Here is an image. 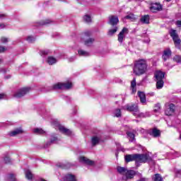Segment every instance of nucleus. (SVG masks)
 Listing matches in <instances>:
<instances>
[{"label": "nucleus", "instance_id": "1", "mask_svg": "<svg viewBox=\"0 0 181 181\" xmlns=\"http://www.w3.org/2000/svg\"><path fill=\"white\" fill-rule=\"evenodd\" d=\"M124 160L127 163L134 160L137 168L141 166V163H146V162L150 165H155V160L148 154H127L124 156Z\"/></svg>", "mask_w": 181, "mask_h": 181}, {"label": "nucleus", "instance_id": "2", "mask_svg": "<svg viewBox=\"0 0 181 181\" xmlns=\"http://www.w3.org/2000/svg\"><path fill=\"white\" fill-rule=\"evenodd\" d=\"M148 69V64H146V60L139 59L135 62L134 67V73L136 76H142L146 73Z\"/></svg>", "mask_w": 181, "mask_h": 181}, {"label": "nucleus", "instance_id": "3", "mask_svg": "<svg viewBox=\"0 0 181 181\" xmlns=\"http://www.w3.org/2000/svg\"><path fill=\"white\" fill-rule=\"evenodd\" d=\"M93 35V33L91 31H86L83 33V44L87 47H93L94 42H95V38L90 37Z\"/></svg>", "mask_w": 181, "mask_h": 181}, {"label": "nucleus", "instance_id": "4", "mask_svg": "<svg viewBox=\"0 0 181 181\" xmlns=\"http://www.w3.org/2000/svg\"><path fill=\"white\" fill-rule=\"evenodd\" d=\"M170 35L173 38L175 47H177V49H180L181 40L180 38H179V35H177L176 30L171 29L170 30Z\"/></svg>", "mask_w": 181, "mask_h": 181}, {"label": "nucleus", "instance_id": "5", "mask_svg": "<svg viewBox=\"0 0 181 181\" xmlns=\"http://www.w3.org/2000/svg\"><path fill=\"white\" fill-rule=\"evenodd\" d=\"M73 87L71 82L58 83L53 86L54 90H70Z\"/></svg>", "mask_w": 181, "mask_h": 181}, {"label": "nucleus", "instance_id": "6", "mask_svg": "<svg viewBox=\"0 0 181 181\" xmlns=\"http://www.w3.org/2000/svg\"><path fill=\"white\" fill-rule=\"evenodd\" d=\"M29 91H30V88H23L17 90L14 93L13 97L15 98H22V97H24V95H26V94H28Z\"/></svg>", "mask_w": 181, "mask_h": 181}, {"label": "nucleus", "instance_id": "7", "mask_svg": "<svg viewBox=\"0 0 181 181\" xmlns=\"http://www.w3.org/2000/svg\"><path fill=\"white\" fill-rule=\"evenodd\" d=\"M54 125L58 128L59 131L62 132V134H64V135H71V131L64 127V126L61 125L59 122H55Z\"/></svg>", "mask_w": 181, "mask_h": 181}, {"label": "nucleus", "instance_id": "8", "mask_svg": "<svg viewBox=\"0 0 181 181\" xmlns=\"http://www.w3.org/2000/svg\"><path fill=\"white\" fill-rule=\"evenodd\" d=\"M125 35H128V28H123L117 35V40L119 43H122L125 39Z\"/></svg>", "mask_w": 181, "mask_h": 181}, {"label": "nucleus", "instance_id": "9", "mask_svg": "<svg viewBox=\"0 0 181 181\" xmlns=\"http://www.w3.org/2000/svg\"><path fill=\"white\" fill-rule=\"evenodd\" d=\"M119 23V19L117 16H109L108 24L111 26H117Z\"/></svg>", "mask_w": 181, "mask_h": 181}, {"label": "nucleus", "instance_id": "10", "mask_svg": "<svg viewBox=\"0 0 181 181\" xmlns=\"http://www.w3.org/2000/svg\"><path fill=\"white\" fill-rule=\"evenodd\" d=\"M163 9V6L160 4L159 3H154L152 4L151 7H150V10L153 13H156V12H159L160 11H162Z\"/></svg>", "mask_w": 181, "mask_h": 181}, {"label": "nucleus", "instance_id": "11", "mask_svg": "<svg viewBox=\"0 0 181 181\" xmlns=\"http://www.w3.org/2000/svg\"><path fill=\"white\" fill-rule=\"evenodd\" d=\"M175 112V105L171 103L169 105L168 107L166 108L165 111V115L170 116Z\"/></svg>", "mask_w": 181, "mask_h": 181}, {"label": "nucleus", "instance_id": "12", "mask_svg": "<svg viewBox=\"0 0 181 181\" xmlns=\"http://www.w3.org/2000/svg\"><path fill=\"white\" fill-rule=\"evenodd\" d=\"M126 110L127 111H132L133 112V114H136V112H138V105H125Z\"/></svg>", "mask_w": 181, "mask_h": 181}, {"label": "nucleus", "instance_id": "13", "mask_svg": "<svg viewBox=\"0 0 181 181\" xmlns=\"http://www.w3.org/2000/svg\"><path fill=\"white\" fill-rule=\"evenodd\" d=\"M149 134L151 136H153L154 138H158L160 136V131L156 128L150 129Z\"/></svg>", "mask_w": 181, "mask_h": 181}, {"label": "nucleus", "instance_id": "14", "mask_svg": "<svg viewBox=\"0 0 181 181\" xmlns=\"http://www.w3.org/2000/svg\"><path fill=\"white\" fill-rule=\"evenodd\" d=\"M79 162H81L82 163H86V165H88L89 166H93V165H94V161H93L86 157H80Z\"/></svg>", "mask_w": 181, "mask_h": 181}, {"label": "nucleus", "instance_id": "15", "mask_svg": "<svg viewBox=\"0 0 181 181\" xmlns=\"http://www.w3.org/2000/svg\"><path fill=\"white\" fill-rule=\"evenodd\" d=\"M170 56H172V51L170 50V49L168 48L164 50L162 57H163L164 62H166V60H168V59H169V57H170Z\"/></svg>", "mask_w": 181, "mask_h": 181}, {"label": "nucleus", "instance_id": "16", "mask_svg": "<svg viewBox=\"0 0 181 181\" xmlns=\"http://www.w3.org/2000/svg\"><path fill=\"white\" fill-rule=\"evenodd\" d=\"M64 181H77V177H76V175L71 173H68L64 177Z\"/></svg>", "mask_w": 181, "mask_h": 181}, {"label": "nucleus", "instance_id": "17", "mask_svg": "<svg viewBox=\"0 0 181 181\" xmlns=\"http://www.w3.org/2000/svg\"><path fill=\"white\" fill-rule=\"evenodd\" d=\"M155 77L156 81H163L165 78V73L158 71L155 73Z\"/></svg>", "mask_w": 181, "mask_h": 181}, {"label": "nucleus", "instance_id": "18", "mask_svg": "<svg viewBox=\"0 0 181 181\" xmlns=\"http://www.w3.org/2000/svg\"><path fill=\"white\" fill-rule=\"evenodd\" d=\"M133 115H134V117H139V118H146L151 116L148 112H139V109L138 110V112L133 113Z\"/></svg>", "mask_w": 181, "mask_h": 181}, {"label": "nucleus", "instance_id": "19", "mask_svg": "<svg viewBox=\"0 0 181 181\" xmlns=\"http://www.w3.org/2000/svg\"><path fill=\"white\" fill-rule=\"evenodd\" d=\"M19 134H23V130L21 128L16 129L15 130L10 132L8 135H10V136H16V135H19Z\"/></svg>", "mask_w": 181, "mask_h": 181}, {"label": "nucleus", "instance_id": "20", "mask_svg": "<svg viewBox=\"0 0 181 181\" xmlns=\"http://www.w3.org/2000/svg\"><path fill=\"white\" fill-rule=\"evenodd\" d=\"M136 173L134 170H127L126 171V179H134V176H135Z\"/></svg>", "mask_w": 181, "mask_h": 181}, {"label": "nucleus", "instance_id": "21", "mask_svg": "<svg viewBox=\"0 0 181 181\" xmlns=\"http://www.w3.org/2000/svg\"><path fill=\"white\" fill-rule=\"evenodd\" d=\"M138 95L140 98V101L142 104H145L146 103V95H145V93L139 91Z\"/></svg>", "mask_w": 181, "mask_h": 181}, {"label": "nucleus", "instance_id": "22", "mask_svg": "<svg viewBox=\"0 0 181 181\" xmlns=\"http://www.w3.org/2000/svg\"><path fill=\"white\" fill-rule=\"evenodd\" d=\"M149 21H150L149 15L142 16L141 18H140V22L146 25H148Z\"/></svg>", "mask_w": 181, "mask_h": 181}, {"label": "nucleus", "instance_id": "23", "mask_svg": "<svg viewBox=\"0 0 181 181\" xmlns=\"http://www.w3.org/2000/svg\"><path fill=\"white\" fill-rule=\"evenodd\" d=\"M118 30V26H112L107 32V36H114Z\"/></svg>", "mask_w": 181, "mask_h": 181}, {"label": "nucleus", "instance_id": "24", "mask_svg": "<svg viewBox=\"0 0 181 181\" xmlns=\"http://www.w3.org/2000/svg\"><path fill=\"white\" fill-rule=\"evenodd\" d=\"M47 63H48L49 66H53V64H56V63H57V59L53 57H48Z\"/></svg>", "mask_w": 181, "mask_h": 181}, {"label": "nucleus", "instance_id": "25", "mask_svg": "<svg viewBox=\"0 0 181 181\" xmlns=\"http://www.w3.org/2000/svg\"><path fill=\"white\" fill-rule=\"evenodd\" d=\"M78 54L79 56L83 57H88V56H90V52H88L84 49L78 50Z\"/></svg>", "mask_w": 181, "mask_h": 181}, {"label": "nucleus", "instance_id": "26", "mask_svg": "<svg viewBox=\"0 0 181 181\" xmlns=\"http://www.w3.org/2000/svg\"><path fill=\"white\" fill-rule=\"evenodd\" d=\"M131 88L133 94L136 93V79L135 78L131 82Z\"/></svg>", "mask_w": 181, "mask_h": 181}, {"label": "nucleus", "instance_id": "27", "mask_svg": "<svg viewBox=\"0 0 181 181\" xmlns=\"http://www.w3.org/2000/svg\"><path fill=\"white\" fill-rule=\"evenodd\" d=\"M84 22L86 23H91L93 22V19L91 18V15L85 14L83 17Z\"/></svg>", "mask_w": 181, "mask_h": 181}, {"label": "nucleus", "instance_id": "28", "mask_svg": "<svg viewBox=\"0 0 181 181\" xmlns=\"http://www.w3.org/2000/svg\"><path fill=\"white\" fill-rule=\"evenodd\" d=\"M117 172L118 173H119L120 175H125L127 173V170H128V169H127V168H124V167H121V166H118L117 168Z\"/></svg>", "mask_w": 181, "mask_h": 181}, {"label": "nucleus", "instance_id": "29", "mask_svg": "<svg viewBox=\"0 0 181 181\" xmlns=\"http://www.w3.org/2000/svg\"><path fill=\"white\" fill-rule=\"evenodd\" d=\"M93 146H95V145H98L100 144V137L98 136H93L91 139Z\"/></svg>", "mask_w": 181, "mask_h": 181}, {"label": "nucleus", "instance_id": "30", "mask_svg": "<svg viewBox=\"0 0 181 181\" xmlns=\"http://www.w3.org/2000/svg\"><path fill=\"white\" fill-rule=\"evenodd\" d=\"M33 132L37 135H43V134H46V132H45V130L40 128L34 129Z\"/></svg>", "mask_w": 181, "mask_h": 181}, {"label": "nucleus", "instance_id": "31", "mask_svg": "<svg viewBox=\"0 0 181 181\" xmlns=\"http://www.w3.org/2000/svg\"><path fill=\"white\" fill-rule=\"evenodd\" d=\"M6 181H16V177L14 174H10L6 176Z\"/></svg>", "mask_w": 181, "mask_h": 181}, {"label": "nucleus", "instance_id": "32", "mask_svg": "<svg viewBox=\"0 0 181 181\" xmlns=\"http://www.w3.org/2000/svg\"><path fill=\"white\" fill-rule=\"evenodd\" d=\"M50 23H53V21L51 20L47 19L41 21L39 24V26H45V25H50Z\"/></svg>", "mask_w": 181, "mask_h": 181}, {"label": "nucleus", "instance_id": "33", "mask_svg": "<svg viewBox=\"0 0 181 181\" xmlns=\"http://www.w3.org/2000/svg\"><path fill=\"white\" fill-rule=\"evenodd\" d=\"M28 43H33L36 40V37L33 35H29L25 39Z\"/></svg>", "mask_w": 181, "mask_h": 181}, {"label": "nucleus", "instance_id": "34", "mask_svg": "<svg viewBox=\"0 0 181 181\" xmlns=\"http://www.w3.org/2000/svg\"><path fill=\"white\" fill-rule=\"evenodd\" d=\"M153 181H163V178L162 177L160 174H155L153 177Z\"/></svg>", "mask_w": 181, "mask_h": 181}, {"label": "nucleus", "instance_id": "35", "mask_svg": "<svg viewBox=\"0 0 181 181\" xmlns=\"http://www.w3.org/2000/svg\"><path fill=\"white\" fill-rule=\"evenodd\" d=\"M57 141H59V139H57V137L56 136H54V134H52L51 136L50 141L49 143H47V144H56V142Z\"/></svg>", "mask_w": 181, "mask_h": 181}, {"label": "nucleus", "instance_id": "36", "mask_svg": "<svg viewBox=\"0 0 181 181\" xmlns=\"http://www.w3.org/2000/svg\"><path fill=\"white\" fill-rule=\"evenodd\" d=\"M163 84H165L163 81H157L156 88H158V90H160V88H163Z\"/></svg>", "mask_w": 181, "mask_h": 181}, {"label": "nucleus", "instance_id": "37", "mask_svg": "<svg viewBox=\"0 0 181 181\" xmlns=\"http://www.w3.org/2000/svg\"><path fill=\"white\" fill-rule=\"evenodd\" d=\"M25 177L28 180H32V178L33 177V175H32V173L30 170H27L25 173Z\"/></svg>", "mask_w": 181, "mask_h": 181}, {"label": "nucleus", "instance_id": "38", "mask_svg": "<svg viewBox=\"0 0 181 181\" xmlns=\"http://www.w3.org/2000/svg\"><path fill=\"white\" fill-rule=\"evenodd\" d=\"M173 62H175V63H181V56L180 55H175L173 58Z\"/></svg>", "mask_w": 181, "mask_h": 181}, {"label": "nucleus", "instance_id": "39", "mask_svg": "<svg viewBox=\"0 0 181 181\" xmlns=\"http://www.w3.org/2000/svg\"><path fill=\"white\" fill-rule=\"evenodd\" d=\"M114 117H117V118H119V117H121V110L116 109L114 112Z\"/></svg>", "mask_w": 181, "mask_h": 181}, {"label": "nucleus", "instance_id": "40", "mask_svg": "<svg viewBox=\"0 0 181 181\" xmlns=\"http://www.w3.org/2000/svg\"><path fill=\"white\" fill-rule=\"evenodd\" d=\"M160 111V104L157 103L154 107V112H159Z\"/></svg>", "mask_w": 181, "mask_h": 181}, {"label": "nucleus", "instance_id": "41", "mask_svg": "<svg viewBox=\"0 0 181 181\" xmlns=\"http://www.w3.org/2000/svg\"><path fill=\"white\" fill-rule=\"evenodd\" d=\"M127 136L132 139L131 142H132L134 139H135V134H134V133L132 132H127Z\"/></svg>", "mask_w": 181, "mask_h": 181}, {"label": "nucleus", "instance_id": "42", "mask_svg": "<svg viewBox=\"0 0 181 181\" xmlns=\"http://www.w3.org/2000/svg\"><path fill=\"white\" fill-rule=\"evenodd\" d=\"M124 19H135V16L132 13L129 14L124 17Z\"/></svg>", "mask_w": 181, "mask_h": 181}, {"label": "nucleus", "instance_id": "43", "mask_svg": "<svg viewBox=\"0 0 181 181\" xmlns=\"http://www.w3.org/2000/svg\"><path fill=\"white\" fill-rule=\"evenodd\" d=\"M4 161L6 163H11V158H9V156H6L4 157Z\"/></svg>", "mask_w": 181, "mask_h": 181}, {"label": "nucleus", "instance_id": "44", "mask_svg": "<svg viewBox=\"0 0 181 181\" xmlns=\"http://www.w3.org/2000/svg\"><path fill=\"white\" fill-rule=\"evenodd\" d=\"M57 168H61V169H66V165L62 163H58L57 164Z\"/></svg>", "mask_w": 181, "mask_h": 181}, {"label": "nucleus", "instance_id": "45", "mask_svg": "<svg viewBox=\"0 0 181 181\" xmlns=\"http://www.w3.org/2000/svg\"><path fill=\"white\" fill-rule=\"evenodd\" d=\"M7 96L5 93H0V100H6Z\"/></svg>", "mask_w": 181, "mask_h": 181}, {"label": "nucleus", "instance_id": "46", "mask_svg": "<svg viewBox=\"0 0 181 181\" xmlns=\"http://www.w3.org/2000/svg\"><path fill=\"white\" fill-rule=\"evenodd\" d=\"M40 54L41 56H46L47 54H49V52L42 50L40 52Z\"/></svg>", "mask_w": 181, "mask_h": 181}, {"label": "nucleus", "instance_id": "47", "mask_svg": "<svg viewBox=\"0 0 181 181\" xmlns=\"http://www.w3.org/2000/svg\"><path fill=\"white\" fill-rule=\"evenodd\" d=\"M1 43H7L8 42V38L5 37H2L1 38Z\"/></svg>", "mask_w": 181, "mask_h": 181}, {"label": "nucleus", "instance_id": "48", "mask_svg": "<svg viewBox=\"0 0 181 181\" xmlns=\"http://www.w3.org/2000/svg\"><path fill=\"white\" fill-rule=\"evenodd\" d=\"M5 51H6V47L0 46V53H4Z\"/></svg>", "mask_w": 181, "mask_h": 181}, {"label": "nucleus", "instance_id": "49", "mask_svg": "<svg viewBox=\"0 0 181 181\" xmlns=\"http://www.w3.org/2000/svg\"><path fill=\"white\" fill-rule=\"evenodd\" d=\"M68 60H69V62L70 63H71V62H74V60H76V57H69V58L68 59Z\"/></svg>", "mask_w": 181, "mask_h": 181}, {"label": "nucleus", "instance_id": "50", "mask_svg": "<svg viewBox=\"0 0 181 181\" xmlns=\"http://www.w3.org/2000/svg\"><path fill=\"white\" fill-rule=\"evenodd\" d=\"M4 18H6V14L0 13V19H4Z\"/></svg>", "mask_w": 181, "mask_h": 181}, {"label": "nucleus", "instance_id": "51", "mask_svg": "<svg viewBox=\"0 0 181 181\" xmlns=\"http://www.w3.org/2000/svg\"><path fill=\"white\" fill-rule=\"evenodd\" d=\"M176 25L178 26V28H181V21H177Z\"/></svg>", "mask_w": 181, "mask_h": 181}, {"label": "nucleus", "instance_id": "52", "mask_svg": "<svg viewBox=\"0 0 181 181\" xmlns=\"http://www.w3.org/2000/svg\"><path fill=\"white\" fill-rule=\"evenodd\" d=\"M174 156H175V158H179V156H180V154H179V153H177V152H175V153H174Z\"/></svg>", "mask_w": 181, "mask_h": 181}, {"label": "nucleus", "instance_id": "53", "mask_svg": "<svg viewBox=\"0 0 181 181\" xmlns=\"http://www.w3.org/2000/svg\"><path fill=\"white\" fill-rule=\"evenodd\" d=\"M5 28V24L0 23V29H4Z\"/></svg>", "mask_w": 181, "mask_h": 181}, {"label": "nucleus", "instance_id": "54", "mask_svg": "<svg viewBox=\"0 0 181 181\" xmlns=\"http://www.w3.org/2000/svg\"><path fill=\"white\" fill-rule=\"evenodd\" d=\"M145 42V43H149L150 42H151V40H149V38L148 39H147L146 41H144Z\"/></svg>", "mask_w": 181, "mask_h": 181}, {"label": "nucleus", "instance_id": "55", "mask_svg": "<svg viewBox=\"0 0 181 181\" xmlns=\"http://www.w3.org/2000/svg\"><path fill=\"white\" fill-rule=\"evenodd\" d=\"M172 0H166L167 2H170Z\"/></svg>", "mask_w": 181, "mask_h": 181}, {"label": "nucleus", "instance_id": "56", "mask_svg": "<svg viewBox=\"0 0 181 181\" xmlns=\"http://www.w3.org/2000/svg\"><path fill=\"white\" fill-rule=\"evenodd\" d=\"M0 63H2V59H0Z\"/></svg>", "mask_w": 181, "mask_h": 181}, {"label": "nucleus", "instance_id": "57", "mask_svg": "<svg viewBox=\"0 0 181 181\" xmlns=\"http://www.w3.org/2000/svg\"><path fill=\"white\" fill-rule=\"evenodd\" d=\"M7 78H11V76H9L8 77H7Z\"/></svg>", "mask_w": 181, "mask_h": 181}, {"label": "nucleus", "instance_id": "58", "mask_svg": "<svg viewBox=\"0 0 181 181\" xmlns=\"http://www.w3.org/2000/svg\"><path fill=\"white\" fill-rule=\"evenodd\" d=\"M180 139H181V134H180Z\"/></svg>", "mask_w": 181, "mask_h": 181}]
</instances>
